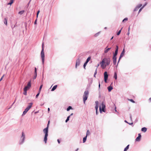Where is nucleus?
I'll return each mask as SVG.
<instances>
[{
    "mask_svg": "<svg viewBox=\"0 0 151 151\" xmlns=\"http://www.w3.org/2000/svg\"><path fill=\"white\" fill-rule=\"evenodd\" d=\"M24 92L23 94L24 95H27V90H25V89H24Z\"/></svg>",
    "mask_w": 151,
    "mask_h": 151,
    "instance_id": "nucleus-30",
    "label": "nucleus"
},
{
    "mask_svg": "<svg viewBox=\"0 0 151 151\" xmlns=\"http://www.w3.org/2000/svg\"><path fill=\"white\" fill-rule=\"evenodd\" d=\"M100 83H99V87L100 88Z\"/></svg>",
    "mask_w": 151,
    "mask_h": 151,
    "instance_id": "nucleus-54",
    "label": "nucleus"
},
{
    "mask_svg": "<svg viewBox=\"0 0 151 151\" xmlns=\"http://www.w3.org/2000/svg\"><path fill=\"white\" fill-rule=\"evenodd\" d=\"M113 37H113H113H111V40H112V39H113Z\"/></svg>",
    "mask_w": 151,
    "mask_h": 151,
    "instance_id": "nucleus-55",
    "label": "nucleus"
},
{
    "mask_svg": "<svg viewBox=\"0 0 151 151\" xmlns=\"http://www.w3.org/2000/svg\"><path fill=\"white\" fill-rule=\"evenodd\" d=\"M118 46L117 45H116V47L115 51H118Z\"/></svg>",
    "mask_w": 151,
    "mask_h": 151,
    "instance_id": "nucleus-41",
    "label": "nucleus"
},
{
    "mask_svg": "<svg viewBox=\"0 0 151 151\" xmlns=\"http://www.w3.org/2000/svg\"><path fill=\"white\" fill-rule=\"evenodd\" d=\"M48 127H47L43 130V132L45 134L44 140L45 143H46L47 140V137L48 135Z\"/></svg>",
    "mask_w": 151,
    "mask_h": 151,
    "instance_id": "nucleus-2",
    "label": "nucleus"
},
{
    "mask_svg": "<svg viewBox=\"0 0 151 151\" xmlns=\"http://www.w3.org/2000/svg\"><path fill=\"white\" fill-rule=\"evenodd\" d=\"M40 91H39V93L36 95V98H37L38 96L40 94Z\"/></svg>",
    "mask_w": 151,
    "mask_h": 151,
    "instance_id": "nucleus-43",
    "label": "nucleus"
},
{
    "mask_svg": "<svg viewBox=\"0 0 151 151\" xmlns=\"http://www.w3.org/2000/svg\"><path fill=\"white\" fill-rule=\"evenodd\" d=\"M99 66V64H98L97 67H98Z\"/></svg>",
    "mask_w": 151,
    "mask_h": 151,
    "instance_id": "nucleus-56",
    "label": "nucleus"
},
{
    "mask_svg": "<svg viewBox=\"0 0 151 151\" xmlns=\"http://www.w3.org/2000/svg\"><path fill=\"white\" fill-rule=\"evenodd\" d=\"M50 121H49L48 122V123L47 125V127H49V123H50Z\"/></svg>",
    "mask_w": 151,
    "mask_h": 151,
    "instance_id": "nucleus-45",
    "label": "nucleus"
},
{
    "mask_svg": "<svg viewBox=\"0 0 151 151\" xmlns=\"http://www.w3.org/2000/svg\"><path fill=\"white\" fill-rule=\"evenodd\" d=\"M50 108H48V111H50Z\"/></svg>",
    "mask_w": 151,
    "mask_h": 151,
    "instance_id": "nucleus-52",
    "label": "nucleus"
},
{
    "mask_svg": "<svg viewBox=\"0 0 151 151\" xmlns=\"http://www.w3.org/2000/svg\"><path fill=\"white\" fill-rule=\"evenodd\" d=\"M113 63L114 65H115L116 63V57H113Z\"/></svg>",
    "mask_w": 151,
    "mask_h": 151,
    "instance_id": "nucleus-14",
    "label": "nucleus"
},
{
    "mask_svg": "<svg viewBox=\"0 0 151 151\" xmlns=\"http://www.w3.org/2000/svg\"><path fill=\"white\" fill-rule=\"evenodd\" d=\"M108 76L107 73L106 72H105L104 73V79L105 82H107V80L108 78Z\"/></svg>",
    "mask_w": 151,
    "mask_h": 151,
    "instance_id": "nucleus-8",
    "label": "nucleus"
},
{
    "mask_svg": "<svg viewBox=\"0 0 151 151\" xmlns=\"http://www.w3.org/2000/svg\"><path fill=\"white\" fill-rule=\"evenodd\" d=\"M110 61L109 58H104L100 63L101 67L102 69L105 68L107 65H108L110 64Z\"/></svg>",
    "mask_w": 151,
    "mask_h": 151,
    "instance_id": "nucleus-1",
    "label": "nucleus"
},
{
    "mask_svg": "<svg viewBox=\"0 0 151 151\" xmlns=\"http://www.w3.org/2000/svg\"><path fill=\"white\" fill-rule=\"evenodd\" d=\"M4 75L2 76L1 77V79H0V81H1L2 79H3V77H4Z\"/></svg>",
    "mask_w": 151,
    "mask_h": 151,
    "instance_id": "nucleus-44",
    "label": "nucleus"
},
{
    "mask_svg": "<svg viewBox=\"0 0 151 151\" xmlns=\"http://www.w3.org/2000/svg\"><path fill=\"white\" fill-rule=\"evenodd\" d=\"M57 87V85H55V86H54L52 88V89H51V91H54L55 89H56Z\"/></svg>",
    "mask_w": 151,
    "mask_h": 151,
    "instance_id": "nucleus-18",
    "label": "nucleus"
},
{
    "mask_svg": "<svg viewBox=\"0 0 151 151\" xmlns=\"http://www.w3.org/2000/svg\"><path fill=\"white\" fill-rule=\"evenodd\" d=\"M108 89L109 91L110 92L112 89L113 88L111 86H109L108 87Z\"/></svg>",
    "mask_w": 151,
    "mask_h": 151,
    "instance_id": "nucleus-19",
    "label": "nucleus"
},
{
    "mask_svg": "<svg viewBox=\"0 0 151 151\" xmlns=\"http://www.w3.org/2000/svg\"><path fill=\"white\" fill-rule=\"evenodd\" d=\"M44 43H42V49H44Z\"/></svg>",
    "mask_w": 151,
    "mask_h": 151,
    "instance_id": "nucleus-46",
    "label": "nucleus"
},
{
    "mask_svg": "<svg viewBox=\"0 0 151 151\" xmlns=\"http://www.w3.org/2000/svg\"><path fill=\"white\" fill-rule=\"evenodd\" d=\"M149 101L150 102H151V98H150L149 99Z\"/></svg>",
    "mask_w": 151,
    "mask_h": 151,
    "instance_id": "nucleus-49",
    "label": "nucleus"
},
{
    "mask_svg": "<svg viewBox=\"0 0 151 151\" xmlns=\"http://www.w3.org/2000/svg\"><path fill=\"white\" fill-rule=\"evenodd\" d=\"M90 134V132L89 130H88L87 131L86 133V136H87L88 135Z\"/></svg>",
    "mask_w": 151,
    "mask_h": 151,
    "instance_id": "nucleus-37",
    "label": "nucleus"
},
{
    "mask_svg": "<svg viewBox=\"0 0 151 151\" xmlns=\"http://www.w3.org/2000/svg\"><path fill=\"white\" fill-rule=\"evenodd\" d=\"M31 87V81H30L28 83L27 86H25L24 88L25 90H28Z\"/></svg>",
    "mask_w": 151,
    "mask_h": 151,
    "instance_id": "nucleus-7",
    "label": "nucleus"
},
{
    "mask_svg": "<svg viewBox=\"0 0 151 151\" xmlns=\"http://www.w3.org/2000/svg\"><path fill=\"white\" fill-rule=\"evenodd\" d=\"M127 20H128V18H125L123 20L122 22H124L125 21H127Z\"/></svg>",
    "mask_w": 151,
    "mask_h": 151,
    "instance_id": "nucleus-39",
    "label": "nucleus"
},
{
    "mask_svg": "<svg viewBox=\"0 0 151 151\" xmlns=\"http://www.w3.org/2000/svg\"><path fill=\"white\" fill-rule=\"evenodd\" d=\"M95 103L96 104V106H95V109L96 111H97L99 107V102L98 101H96Z\"/></svg>",
    "mask_w": 151,
    "mask_h": 151,
    "instance_id": "nucleus-13",
    "label": "nucleus"
},
{
    "mask_svg": "<svg viewBox=\"0 0 151 151\" xmlns=\"http://www.w3.org/2000/svg\"><path fill=\"white\" fill-rule=\"evenodd\" d=\"M139 8L137 6V7L134 9V11H137L138 10Z\"/></svg>",
    "mask_w": 151,
    "mask_h": 151,
    "instance_id": "nucleus-40",
    "label": "nucleus"
},
{
    "mask_svg": "<svg viewBox=\"0 0 151 151\" xmlns=\"http://www.w3.org/2000/svg\"><path fill=\"white\" fill-rule=\"evenodd\" d=\"M91 58V57H88L87 58V59L86 60V63H88L89 61L90 60Z\"/></svg>",
    "mask_w": 151,
    "mask_h": 151,
    "instance_id": "nucleus-26",
    "label": "nucleus"
},
{
    "mask_svg": "<svg viewBox=\"0 0 151 151\" xmlns=\"http://www.w3.org/2000/svg\"><path fill=\"white\" fill-rule=\"evenodd\" d=\"M87 136H86L85 137H84L83 139V142H85L86 140Z\"/></svg>",
    "mask_w": 151,
    "mask_h": 151,
    "instance_id": "nucleus-27",
    "label": "nucleus"
},
{
    "mask_svg": "<svg viewBox=\"0 0 151 151\" xmlns=\"http://www.w3.org/2000/svg\"><path fill=\"white\" fill-rule=\"evenodd\" d=\"M72 107L71 106H69L67 109V111H69L70 109H72Z\"/></svg>",
    "mask_w": 151,
    "mask_h": 151,
    "instance_id": "nucleus-29",
    "label": "nucleus"
},
{
    "mask_svg": "<svg viewBox=\"0 0 151 151\" xmlns=\"http://www.w3.org/2000/svg\"><path fill=\"white\" fill-rule=\"evenodd\" d=\"M122 29V28L121 29V30H119V32H117V35H119L120 33H121V30Z\"/></svg>",
    "mask_w": 151,
    "mask_h": 151,
    "instance_id": "nucleus-35",
    "label": "nucleus"
},
{
    "mask_svg": "<svg viewBox=\"0 0 151 151\" xmlns=\"http://www.w3.org/2000/svg\"><path fill=\"white\" fill-rule=\"evenodd\" d=\"M7 19L5 18L4 19V23L6 25H7Z\"/></svg>",
    "mask_w": 151,
    "mask_h": 151,
    "instance_id": "nucleus-20",
    "label": "nucleus"
},
{
    "mask_svg": "<svg viewBox=\"0 0 151 151\" xmlns=\"http://www.w3.org/2000/svg\"><path fill=\"white\" fill-rule=\"evenodd\" d=\"M57 141L59 144L60 143V141L59 139H58Z\"/></svg>",
    "mask_w": 151,
    "mask_h": 151,
    "instance_id": "nucleus-48",
    "label": "nucleus"
},
{
    "mask_svg": "<svg viewBox=\"0 0 151 151\" xmlns=\"http://www.w3.org/2000/svg\"><path fill=\"white\" fill-rule=\"evenodd\" d=\"M141 138V134H139L138 137L135 139L136 141H139L140 140Z\"/></svg>",
    "mask_w": 151,
    "mask_h": 151,
    "instance_id": "nucleus-11",
    "label": "nucleus"
},
{
    "mask_svg": "<svg viewBox=\"0 0 151 151\" xmlns=\"http://www.w3.org/2000/svg\"><path fill=\"white\" fill-rule=\"evenodd\" d=\"M97 68H96L95 70V72L94 73V76L95 78L96 77V74L97 73Z\"/></svg>",
    "mask_w": 151,
    "mask_h": 151,
    "instance_id": "nucleus-32",
    "label": "nucleus"
},
{
    "mask_svg": "<svg viewBox=\"0 0 151 151\" xmlns=\"http://www.w3.org/2000/svg\"><path fill=\"white\" fill-rule=\"evenodd\" d=\"M89 94V92L88 91L84 92L83 96V100L84 104H85L86 101L87 100Z\"/></svg>",
    "mask_w": 151,
    "mask_h": 151,
    "instance_id": "nucleus-3",
    "label": "nucleus"
},
{
    "mask_svg": "<svg viewBox=\"0 0 151 151\" xmlns=\"http://www.w3.org/2000/svg\"><path fill=\"white\" fill-rule=\"evenodd\" d=\"M125 122H127L126 121V120L125 121Z\"/></svg>",
    "mask_w": 151,
    "mask_h": 151,
    "instance_id": "nucleus-60",
    "label": "nucleus"
},
{
    "mask_svg": "<svg viewBox=\"0 0 151 151\" xmlns=\"http://www.w3.org/2000/svg\"><path fill=\"white\" fill-rule=\"evenodd\" d=\"M124 52H125L124 50V49L120 54V57H119V60L118 61V63L119 62V60H120V59H121V58L124 55Z\"/></svg>",
    "mask_w": 151,
    "mask_h": 151,
    "instance_id": "nucleus-10",
    "label": "nucleus"
},
{
    "mask_svg": "<svg viewBox=\"0 0 151 151\" xmlns=\"http://www.w3.org/2000/svg\"><path fill=\"white\" fill-rule=\"evenodd\" d=\"M142 4H139L137 6V7L139 9L142 6Z\"/></svg>",
    "mask_w": 151,
    "mask_h": 151,
    "instance_id": "nucleus-36",
    "label": "nucleus"
},
{
    "mask_svg": "<svg viewBox=\"0 0 151 151\" xmlns=\"http://www.w3.org/2000/svg\"><path fill=\"white\" fill-rule=\"evenodd\" d=\"M111 48H109L107 49V47L104 50V53H107L110 49Z\"/></svg>",
    "mask_w": 151,
    "mask_h": 151,
    "instance_id": "nucleus-16",
    "label": "nucleus"
},
{
    "mask_svg": "<svg viewBox=\"0 0 151 151\" xmlns=\"http://www.w3.org/2000/svg\"><path fill=\"white\" fill-rule=\"evenodd\" d=\"M133 124L132 123L131 124Z\"/></svg>",
    "mask_w": 151,
    "mask_h": 151,
    "instance_id": "nucleus-59",
    "label": "nucleus"
},
{
    "mask_svg": "<svg viewBox=\"0 0 151 151\" xmlns=\"http://www.w3.org/2000/svg\"><path fill=\"white\" fill-rule=\"evenodd\" d=\"M146 5L145 4V5L143 6L142 8H141L139 10V13L142 10L143 8Z\"/></svg>",
    "mask_w": 151,
    "mask_h": 151,
    "instance_id": "nucleus-31",
    "label": "nucleus"
},
{
    "mask_svg": "<svg viewBox=\"0 0 151 151\" xmlns=\"http://www.w3.org/2000/svg\"><path fill=\"white\" fill-rule=\"evenodd\" d=\"M41 57L42 58V64H43L44 62V57H45V55H44V49H42L41 52Z\"/></svg>",
    "mask_w": 151,
    "mask_h": 151,
    "instance_id": "nucleus-6",
    "label": "nucleus"
},
{
    "mask_svg": "<svg viewBox=\"0 0 151 151\" xmlns=\"http://www.w3.org/2000/svg\"><path fill=\"white\" fill-rule=\"evenodd\" d=\"M21 138L22 139V142H23L24 141V140L25 138V135L24 134V133L23 132H22V136L21 137Z\"/></svg>",
    "mask_w": 151,
    "mask_h": 151,
    "instance_id": "nucleus-15",
    "label": "nucleus"
},
{
    "mask_svg": "<svg viewBox=\"0 0 151 151\" xmlns=\"http://www.w3.org/2000/svg\"><path fill=\"white\" fill-rule=\"evenodd\" d=\"M87 63H86V62H85L83 65V67L85 69V67L86 65H87Z\"/></svg>",
    "mask_w": 151,
    "mask_h": 151,
    "instance_id": "nucleus-42",
    "label": "nucleus"
},
{
    "mask_svg": "<svg viewBox=\"0 0 151 151\" xmlns=\"http://www.w3.org/2000/svg\"><path fill=\"white\" fill-rule=\"evenodd\" d=\"M147 128L146 127H143V128H142V129H141L142 131L144 132H145L147 131Z\"/></svg>",
    "mask_w": 151,
    "mask_h": 151,
    "instance_id": "nucleus-17",
    "label": "nucleus"
},
{
    "mask_svg": "<svg viewBox=\"0 0 151 151\" xmlns=\"http://www.w3.org/2000/svg\"><path fill=\"white\" fill-rule=\"evenodd\" d=\"M81 60L79 58H78L76 60V68H77V66H79L80 65V63Z\"/></svg>",
    "mask_w": 151,
    "mask_h": 151,
    "instance_id": "nucleus-9",
    "label": "nucleus"
},
{
    "mask_svg": "<svg viewBox=\"0 0 151 151\" xmlns=\"http://www.w3.org/2000/svg\"><path fill=\"white\" fill-rule=\"evenodd\" d=\"M14 0H10V2L7 4V5H11L14 2Z\"/></svg>",
    "mask_w": 151,
    "mask_h": 151,
    "instance_id": "nucleus-21",
    "label": "nucleus"
},
{
    "mask_svg": "<svg viewBox=\"0 0 151 151\" xmlns=\"http://www.w3.org/2000/svg\"><path fill=\"white\" fill-rule=\"evenodd\" d=\"M118 51H115V53L114 54L113 57H116V56L117 55V54Z\"/></svg>",
    "mask_w": 151,
    "mask_h": 151,
    "instance_id": "nucleus-22",
    "label": "nucleus"
},
{
    "mask_svg": "<svg viewBox=\"0 0 151 151\" xmlns=\"http://www.w3.org/2000/svg\"><path fill=\"white\" fill-rule=\"evenodd\" d=\"M36 21H37V20H36L35 21V24H36Z\"/></svg>",
    "mask_w": 151,
    "mask_h": 151,
    "instance_id": "nucleus-51",
    "label": "nucleus"
},
{
    "mask_svg": "<svg viewBox=\"0 0 151 151\" xmlns=\"http://www.w3.org/2000/svg\"><path fill=\"white\" fill-rule=\"evenodd\" d=\"M73 115V113L71 114L70 116H71Z\"/></svg>",
    "mask_w": 151,
    "mask_h": 151,
    "instance_id": "nucleus-53",
    "label": "nucleus"
},
{
    "mask_svg": "<svg viewBox=\"0 0 151 151\" xmlns=\"http://www.w3.org/2000/svg\"><path fill=\"white\" fill-rule=\"evenodd\" d=\"M130 27H129V28H128V31H130Z\"/></svg>",
    "mask_w": 151,
    "mask_h": 151,
    "instance_id": "nucleus-50",
    "label": "nucleus"
},
{
    "mask_svg": "<svg viewBox=\"0 0 151 151\" xmlns=\"http://www.w3.org/2000/svg\"><path fill=\"white\" fill-rule=\"evenodd\" d=\"M42 86H43L42 84L41 85V86H40V88H39V91H40V92L41 89H42Z\"/></svg>",
    "mask_w": 151,
    "mask_h": 151,
    "instance_id": "nucleus-33",
    "label": "nucleus"
},
{
    "mask_svg": "<svg viewBox=\"0 0 151 151\" xmlns=\"http://www.w3.org/2000/svg\"><path fill=\"white\" fill-rule=\"evenodd\" d=\"M24 10L20 11L19 12V14H23L24 13Z\"/></svg>",
    "mask_w": 151,
    "mask_h": 151,
    "instance_id": "nucleus-24",
    "label": "nucleus"
},
{
    "mask_svg": "<svg viewBox=\"0 0 151 151\" xmlns=\"http://www.w3.org/2000/svg\"><path fill=\"white\" fill-rule=\"evenodd\" d=\"M129 145H128L124 149V151H127L129 149Z\"/></svg>",
    "mask_w": 151,
    "mask_h": 151,
    "instance_id": "nucleus-23",
    "label": "nucleus"
},
{
    "mask_svg": "<svg viewBox=\"0 0 151 151\" xmlns=\"http://www.w3.org/2000/svg\"><path fill=\"white\" fill-rule=\"evenodd\" d=\"M129 33H130L129 31H128V33H127V35H129Z\"/></svg>",
    "mask_w": 151,
    "mask_h": 151,
    "instance_id": "nucleus-47",
    "label": "nucleus"
},
{
    "mask_svg": "<svg viewBox=\"0 0 151 151\" xmlns=\"http://www.w3.org/2000/svg\"><path fill=\"white\" fill-rule=\"evenodd\" d=\"M70 117V116H69L67 117V119L65 120L66 122H67L69 120Z\"/></svg>",
    "mask_w": 151,
    "mask_h": 151,
    "instance_id": "nucleus-28",
    "label": "nucleus"
},
{
    "mask_svg": "<svg viewBox=\"0 0 151 151\" xmlns=\"http://www.w3.org/2000/svg\"><path fill=\"white\" fill-rule=\"evenodd\" d=\"M105 105L104 104V103L102 102L101 105H100L99 107L100 112L101 113H102V111H103L104 112H105L104 109L105 108Z\"/></svg>",
    "mask_w": 151,
    "mask_h": 151,
    "instance_id": "nucleus-5",
    "label": "nucleus"
},
{
    "mask_svg": "<svg viewBox=\"0 0 151 151\" xmlns=\"http://www.w3.org/2000/svg\"><path fill=\"white\" fill-rule=\"evenodd\" d=\"M40 12V10H38L37 12V17H38V14Z\"/></svg>",
    "mask_w": 151,
    "mask_h": 151,
    "instance_id": "nucleus-38",
    "label": "nucleus"
},
{
    "mask_svg": "<svg viewBox=\"0 0 151 151\" xmlns=\"http://www.w3.org/2000/svg\"><path fill=\"white\" fill-rule=\"evenodd\" d=\"M78 150V149H77L76 150V151H77Z\"/></svg>",
    "mask_w": 151,
    "mask_h": 151,
    "instance_id": "nucleus-58",
    "label": "nucleus"
},
{
    "mask_svg": "<svg viewBox=\"0 0 151 151\" xmlns=\"http://www.w3.org/2000/svg\"><path fill=\"white\" fill-rule=\"evenodd\" d=\"M114 78H115V79L116 80L117 79V74L116 72L114 73Z\"/></svg>",
    "mask_w": 151,
    "mask_h": 151,
    "instance_id": "nucleus-25",
    "label": "nucleus"
},
{
    "mask_svg": "<svg viewBox=\"0 0 151 151\" xmlns=\"http://www.w3.org/2000/svg\"><path fill=\"white\" fill-rule=\"evenodd\" d=\"M96 114H97V111H96Z\"/></svg>",
    "mask_w": 151,
    "mask_h": 151,
    "instance_id": "nucleus-57",
    "label": "nucleus"
},
{
    "mask_svg": "<svg viewBox=\"0 0 151 151\" xmlns=\"http://www.w3.org/2000/svg\"><path fill=\"white\" fill-rule=\"evenodd\" d=\"M128 100L132 102L133 103H135V101L132 99H128Z\"/></svg>",
    "mask_w": 151,
    "mask_h": 151,
    "instance_id": "nucleus-34",
    "label": "nucleus"
},
{
    "mask_svg": "<svg viewBox=\"0 0 151 151\" xmlns=\"http://www.w3.org/2000/svg\"><path fill=\"white\" fill-rule=\"evenodd\" d=\"M33 103H32L29 104V105L25 109L24 111H23L22 115H24L27 112L29 111V110L32 107Z\"/></svg>",
    "mask_w": 151,
    "mask_h": 151,
    "instance_id": "nucleus-4",
    "label": "nucleus"
},
{
    "mask_svg": "<svg viewBox=\"0 0 151 151\" xmlns=\"http://www.w3.org/2000/svg\"><path fill=\"white\" fill-rule=\"evenodd\" d=\"M130 118H131V116H130Z\"/></svg>",
    "mask_w": 151,
    "mask_h": 151,
    "instance_id": "nucleus-61",
    "label": "nucleus"
},
{
    "mask_svg": "<svg viewBox=\"0 0 151 151\" xmlns=\"http://www.w3.org/2000/svg\"><path fill=\"white\" fill-rule=\"evenodd\" d=\"M37 76V68L36 67L35 68V75L33 78L34 79H35Z\"/></svg>",
    "mask_w": 151,
    "mask_h": 151,
    "instance_id": "nucleus-12",
    "label": "nucleus"
}]
</instances>
